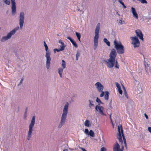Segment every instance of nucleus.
<instances>
[{"instance_id": "nucleus-1", "label": "nucleus", "mask_w": 151, "mask_h": 151, "mask_svg": "<svg viewBox=\"0 0 151 151\" xmlns=\"http://www.w3.org/2000/svg\"><path fill=\"white\" fill-rule=\"evenodd\" d=\"M117 53L114 49H112L109 54L110 58L107 60H104V61L106 65L109 68H112L115 64V67L119 68V65L117 60H115Z\"/></svg>"}, {"instance_id": "nucleus-2", "label": "nucleus", "mask_w": 151, "mask_h": 151, "mask_svg": "<svg viewBox=\"0 0 151 151\" xmlns=\"http://www.w3.org/2000/svg\"><path fill=\"white\" fill-rule=\"evenodd\" d=\"M118 128L119 133L118 135L117 136V138L118 139L120 143H121V144H122L123 143L122 136L124 146L125 147L127 148L126 140L123 133L122 128V125H121L120 127L119 126H118Z\"/></svg>"}, {"instance_id": "nucleus-3", "label": "nucleus", "mask_w": 151, "mask_h": 151, "mask_svg": "<svg viewBox=\"0 0 151 151\" xmlns=\"http://www.w3.org/2000/svg\"><path fill=\"white\" fill-rule=\"evenodd\" d=\"M68 103L67 102L64 106L63 111V113L61 117V121L58 127L59 128H60L65 123L67 117V115L68 113Z\"/></svg>"}, {"instance_id": "nucleus-4", "label": "nucleus", "mask_w": 151, "mask_h": 151, "mask_svg": "<svg viewBox=\"0 0 151 151\" xmlns=\"http://www.w3.org/2000/svg\"><path fill=\"white\" fill-rule=\"evenodd\" d=\"M115 48L118 54H122L124 53L125 49L124 46L122 45L121 42H117L116 40L114 42Z\"/></svg>"}, {"instance_id": "nucleus-5", "label": "nucleus", "mask_w": 151, "mask_h": 151, "mask_svg": "<svg viewBox=\"0 0 151 151\" xmlns=\"http://www.w3.org/2000/svg\"><path fill=\"white\" fill-rule=\"evenodd\" d=\"M100 26V24L99 23H98L95 30V35L94 39V49H96L97 47L98 46Z\"/></svg>"}, {"instance_id": "nucleus-6", "label": "nucleus", "mask_w": 151, "mask_h": 151, "mask_svg": "<svg viewBox=\"0 0 151 151\" xmlns=\"http://www.w3.org/2000/svg\"><path fill=\"white\" fill-rule=\"evenodd\" d=\"M44 42L45 50L46 51L45 55V57L46 58V67L47 69H48L50 66V61L51 60L50 57V52L48 51V48L46 42L45 41H44Z\"/></svg>"}, {"instance_id": "nucleus-7", "label": "nucleus", "mask_w": 151, "mask_h": 151, "mask_svg": "<svg viewBox=\"0 0 151 151\" xmlns=\"http://www.w3.org/2000/svg\"><path fill=\"white\" fill-rule=\"evenodd\" d=\"M35 121V116H33L29 126V130L27 135V139L29 140L31 137L32 132L33 130V128L34 127Z\"/></svg>"}, {"instance_id": "nucleus-8", "label": "nucleus", "mask_w": 151, "mask_h": 151, "mask_svg": "<svg viewBox=\"0 0 151 151\" xmlns=\"http://www.w3.org/2000/svg\"><path fill=\"white\" fill-rule=\"evenodd\" d=\"M19 29V27H17L15 28L9 33H8L7 36H4L2 37L1 40V41L2 42H4L8 39L10 38L12 36L15 34L17 31Z\"/></svg>"}, {"instance_id": "nucleus-9", "label": "nucleus", "mask_w": 151, "mask_h": 151, "mask_svg": "<svg viewBox=\"0 0 151 151\" xmlns=\"http://www.w3.org/2000/svg\"><path fill=\"white\" fill-rule=\"evenodd\" d=\"M130 39L132 41L131 43L133 45L134 48L137 47L139 46L140 42L136 37H130Z\"/></svg>"}, {"instance_id": "nucleus-10", "label": "nucleus", "mask_w": 151, "mask_h": 151, "mask_svg": "<svg viewBox=\"0 0 151 151\" xmlns=\"http://www.w3.org/2000/svg\"><path fill=\"white\" fill-rule=\"evenodd\" d=\"M95 110L96 111H98L99 114L103 116L105 115L104 113V108L103 106H101L100 104L96 106Z\"/></svg>"}, {"instance_id": "nucleus-11", "label": "nucleus", "mask_w": 151, "mask_h": 151, "mask_svg": "<svg viewBox=\"0 0 151 151\" xmlns=\"http://www.w3.org/2000/svg\"><path fill=\"white\" fill-rule=\"evenodd\" d=\"M24 13L23 12L20 13L19 16V25L20 28L21 29L22 28L23 23L24 22Z\"/></svg>"}, {"instance_id": "nucleus-12", "label": "nucleus", "mask_w": 151, "mask_h": 151, "mask_svg": "<svg viewBox=\"0 0 151 151\" xmlns=\"http://www.w3.org/2000/svg\"><path fill=\"white\" fill-rule=\"evenodd\" d=\"M124 146L122 145V148H120L118 142H116V144H114L113 147V151H123L124 150Z\"/></svg>"}, {"instance_id": "nucleus-13", "label": "nucleus", "mask_w": 151, "mask_h": 151, "mask_svg": "<svg viewBox=\"0 0 151 151\" xmlns=\"http://www.w3.org/2000/svg\"><path fill=\"white\" fill-rule=\"evenodd\" d=\"M12 4V14L14 15L16 13V3L15 0H11Z\"/></svg>"}, {"instance_id": "nucleus-14", "label": "nucleus", "mask_w": 151, "mask_h": 151, "mask_svg": "<svg viewBox=\"0 0 151 151\" xmlns=\"http://www.w3.org/2000/svg\"><path fill=\"white\" fill-rule=\"evenodd\" d=\"M135 32L137 36L139 38L142 40H143V34L142 32L140 29H138L135 31Z\"/></svg>"}, {"instance_id": "nucleus-15", "label": "nucleus", "mask_w": 151, "mask_h": 151, "mask_svg": "<svg viewBox=\"0 0 151 151\" xmlns=\"http://www.w3.org/2000/svg\"><path fill=\"white\" fill-rule=\"evenodd\" d=\"M95 85L99 92H100L103 91L104 88V87L100 82H97L95 84Z\"/></svg>"}, {"instance_id": "nucleus-16", "label": "nucleus", "mask_w": 151, "mask_h": 151, "mask_svg": "<svg viewBox=\"0 0 151 151\" xmlns=\"http://www.w3.org/2000/svg\"><path fill=\"white\" fill-rule=\"evenodd\" d=\"M132 12L133 15V17L136 19H138V16L135 8L133 7L131 8Z\"/></svg>"}, {"instance_id": "nucleus-17", "label": "nucleus", "mask_w": 151, "mask_h": 151, "mask_svg": "<svg viewBox=\"0 0 151 151\" xmlns=\"http://www.w3.org/2000/svg\"><path fill=\"white\" fill-rule=\"evenodd\" d=\"M67 38L72 43L73 45L76 47L77 48L78 47V45L76 44V42L72 39L70 37H67Z\"/></svg>"}, {"instance_id": "nucleus-18", "label": "nucleus", "mask_w": 151, "mask_h": 151, "mask_svg": "<svg viewBox=\"0 0 151 151\" xmlns=\"http://www.w3.org/2000/svg\"><path fill=\"white\" fill-rule=\"evenodd\" d=\"M109 93L107 91H106L105 92V94L104 95V99L106 100H108L109 99Z\"/></svg>"}, {"instance_id": "nucleus-19", "label": "nucleus", "mask_w": 151, "mask_h": 151, "mask_svg": "<svg viewBox=\"0 0 151 151\" xmlns=\"http://www.w3.org/2000/svg\"><path fill=\"white\" fill-rule=\"evenodd\" d=\"M122 86H123V89L124 90V95L126 97V98L128 99V95L127 93V91H126L125 87L124 86L122 85Z\"/></svg>"}, {"instance_id": "nucleus-20", "label": "nucleus", "mask_w": 151, "mask_h": 151, "mask_svg": "<svg viewBox=\"0 0 151 151\" xmlns=\"http://www.w3.org/2000/svg\"><path fill=\"white\" fill-rule=\"evenodd\" d=\"M62 68H60L58 69V73L60 76L61 78L62 77V73L63 72V69Z\"/></svg>"}, {"instance_id": "nucleus-21", "label": "nucleus", "mask_w": 151, "mask_h": 151, "mask_svg": "<svg viewBox=\"0 0 151 151\" xmlns=\"http://www.w3.org/2000/svg\"><path fill=\"white\" fill-rule=\"evenodd\" d=\"M76 35L77 37V38L79 40V41L80 42H81V35L80 33L78 32H76Z\"/></svg>"}, {"instance_id": "nucleus-22", "label": "nucleus", "mask_w": 151, "mask_h": 151, "mask_svg": "<svg viewBox=\"0 0 151 151\" xmlns=\"http://www.w3.org/2000/svg\"><path fill=\"white\" fill-rule=\"evenodd\" d=\"M84 124L86 126L89 127L90 125L89 123V121L88 120H86Z\"/></svg>"}, {"instance_id": "nucleus-23", "label": "nucleus", "mask_w": 151, "mask_h": 151, "mask_svg": "<svg viewBox=\"0 0 151 151\" xmlns=\"http://www.w3.org/2000/svg\"><path fill=\"white\" fill-rule=\"evenodd\" d=\"M88 134L92 137H94L95 136L94 133L92 130H90V131Z\"/></svg>"}, {"instance_id": "nucleus-24", "label": "nucleus", "mask_w": 151, "mask_h": 151, "mask_svg": "<svg viewBox=\"0 0 151 151\" xmlns=\"http://www.w3.org/2000/svg\"><path fill=\"white\" fill-rule=\"evenodd\" d=\"M144 65L145 67V70L147 71H148V68L149 67V65L147 63L144 62Z\"/></svg>"}, {"instance_id": "nucleus-25", "label": "nucleus", "mask_w": 151, "mask_h": 151, "mask_svg": "<svg viewBox=\"0 0 151 151\" xmlns=\"http://www.w3.org/2000/svg\"><path fill=\"white\" fill-rule=\"evenodd\" d=\"M104 41L105 42L106 45L109 46L110 45V43L109 41L106 38H104Z\"/></svg>"}, {"instance_id": "nucleus-26", "label": "nucleus", "mask_w": 151, "mask_h": 151, "mask_svg": "<svg viewBox=\"0 0 151 151\" xmlns=\"http://www.w3.org/2000/svg\"><path fill=\"white\" fill-rule=\"evenodd\" d=\"M62 66L63 69H64L66 67L65 62L64 60H62Z\"/></svg>"}, {"instance_id": "nucleus-27", "label": "nucleus", "mask_w": 151, "mask_h": 151, "mask_svg": "<svg viewBox=\"0 0 151 151\" xmlns=\"http://www.w3.org/2000/svg\"><path fill=\"white\" fill-rule=\"evenodd\" d=\"M89 106L90 108H91L92 106H94V104H93V101L90 100H89Z\"/></svg>"}, {"instance_id": "nucleus-28", "label": "nucleus", "mask_w": 151, "mask_h": 151, "mask_svg": "<svg viewBox=\"0 0 151 151\" xmlns=\"http://www.w3.org/2000/svg\"><path fill=\"white\" fill-rule=\"evenodd\" d=\"M4 2L5 4L8 5H9L10 3V1L8 0H5Z\"/></svg>"}, {"instance_id": "nucleus-29", "label": "nucleus", "mask_w": 151, "mask_h": 151, "mask_svg": "<svg viewBox=\"0 0 151 151\" xmlns=\"http://www.w3.org/2000/svg\"><path fill=\"white\" fill-rule=\"evenodd\" d=\"M96 101L98 103H99V104H101V101L98 98V97H97L96 98Z\"/></svg>"}, {"instance_id": "nucleus-30", "label": "nucleus", "mask_w": 151, "mask_h": 151, "mask_svg": "<svg viewBox=\"0 0 151 151\" xmlns=\"http://www.w3.org/2000/svg\"><path fill=\"white\" fill-rule=\"evenodd\" d=\"M85 133L86 134H89V131L88 129H86L85 130Z\"/></svg>"}, {"instance_id": "nucleus-31", "label": "nucleus", "mask_w": 151, "mask_h": 151, "mask_svg": "<svg viewBox=\"0 0 151 151\" xmlns=\"http://www.w3.org/2000/svg\"><path fill=\"white\" fill-rule=\"evenodd\" d=\"M116 86L117 88L118 89L121 88V86L117 82L116 83Z\"/></svg>"}, {"instance_id": "nucleus-32", "label": "nucleus", "mask_w": 151, "mask_h": 151, "mask_svg": "<svg viewBox=\"0 0 151 151\" xmlns=\"http://www.w3.org/2000/svg\"><path fill=\"white\" fill-rule=\"evenodd\" d=\"M118 89L119 94H122V91L121 89V88H118Z\"/></svg>"}, {"instance_id": "nucleus-33", "label": "nucleus", "mask_w": 151, "mask_h": 151, "mask_svg": "<svg viewBox=\"0 0 151 151\" xmlns=\"http://www.w3.org/2000/svg\"><path fill=\"white\" fill-rule=\"evenodd\" d=\"M54 51L55 52L56 51H57V52H59L60 51V49L59 48L58 49H54Z\"/></svg>"}, {"instance_id": "nucleus-34", "label": "nucleus", "mask_w": 151, "mask_h": 151, "mask_svg": "<svg viewBox=\"0 0 151 151\" xmlns=\"http://www.w3.org/2000/svg\"><path fill=\"white\" fill-rule=\"evenodd\" d=\"M106 150L104 147H102L101 149V151H106Z\"/></svg>"}, {"instance_id": "nucleus-35", "label": "nucleus", "mask_w": 151, "mask_h": 151, "mask_svg": "<svg viewBox=\"0 0 151 151\" xmlns=\"http://www.w3.org/2000/svg\"><path fill=\"white\" fill-rule=\"evenodd\" d=\"M65 47L63 45L60 47V48H59L60 51H63L64 50Z\"/></svg>"}, {"instance_id": "nucleus-36", "label": "nucleus", "mask_w": 151, "mask_h": 151, "mask_svg": "<svg viewBox=\"0 0 151 151\" xmlns=\"http://www.w3.org/2000/svg\"><path fill=\"white\" fill-rule=\"evenodd\" d=\"M101 92V93L100 95V96L101 97H102L104 96V92L103 91Z\"/></svg>"}, {"instance_id": "nucleus-37", "label": "nucleus", "mask_w": 151, "mask_h": 151, "mask_svg": "<svg viewBox=\"0 0 151 151\" xmlns=\"http://www.w3.org/2000/svg\"><path fill=\"white\" fill-rule=\"evenodd\" d=\"M23 81V78H22L20 81V82L19 83V84L18 85H20L21 84H22V82Z\"/></svg>"}, {"instance_id": "nucleus-38", "label": "nucleus", "mask_w": 151, "mask_h": 151, "mask_svg": "<svg viewBox=\"0 0 151 151\" xmlns=\"http://www.w3.org/2000/svg\"><path fill=\"white\" fill-rule=\"evenodd\" d=\"M79 148L82 150L83 151H87L83 147H80Z\"/></svg>"}, {"instance_id": "nucleus-39", "label": "nucleus", "mask_w": 151, "mask_h": 151, "mask_svg": "<svg viewBox=\"0 0 151 151\" xmlns=\"http://www.w3.org/2000/svg\"><path fill=\"white\" fill-rule=\"evenodd\" d=\"M118 1L119 3H120L121 4H122L124 3L122 1V0H118Z\"/></svg>"}, {"instance_id": "nucleus-40", "label": "nucleus", "mask_w": 151, "mask_h": 151, "mask_svg": "<svg viewBox=\"0 0 151 151\" xmlns=\"http://www.w3.org/2000/svg\"><path fill=\"white\" fill-rule=\"evenodd\" d=\"M148 130L150 132H151V127H149L148 128Z\"/></svg>"}, {"instance_id": "nucleus-41", "label": "nucleus", "mask_w": 151, "mask_h": 151, "mask_svg": "<svg viewBox=\"0 0 151 151\" xmlns=\"http://www.w3.org/2000/svg\"><path fill=\"white\" fill-rule=\"evenodd\" d=\"M80 56V54L78 52H77L76 54V57H79Z\"/></svg>"}, {"instance_id": "nucleus-42", "label": "nucleus", "mask_w": 151, "mask_h": 151, "mask_svg": "<svg viewBox=\"0 0 151 151\" xmlns=\"http://www.w3.org/2000/svg\"><path fill=\"white\" fill-rule=\"evenodd\" d=\"M122 5L123 6L124 8H126V6L124 5V3L122 4Z\"/></svg>"}, {"instance_id": "nucleus-43", "label": "nucleus", "mask_w": 151, "mask_h": 151, "mask_svg": "<svg viewBox=\"0 0 151 151\" xmlns=\"http://www.w3.org/2000/svg\"><path fill=\"white\" fill-rule=\"evenodd\" d=\"M145 116L146 119H148V116L146 114H145Z\"/></svg>"}, {"instance_id": "nucleus-44", "label": "nucleus", "mask_w": 151, "mask_h": 151, "mask_svg": "<svg viewBox=\"0 0 151 151\" xmlns=\"http://www.w3.org/2000/svg\"><path fill=\"white\" fill-rule=\"evenodd\" d=\"M119 23H120V24H122V20H120L119 21Z\"/></svg>"}, {"instance_id": "nucleus-45", "label": "nucleus", "mask_w": 151, "mask_h": 151, "mask_svg": "<svg viewBox=\"0 0 151 151\" xmlns=\"http://www.w3.org/2000/svg\"><path fill=\"white\" fill-rule=\"evenodd\" d=\"M63 151H68V150L67 149H65Z\"/></svg>"}, {"instance_id": "nucleus-46", "label": "nucleus", "mask_w": 151, "mask_h": 151, "mask_svg": "<svg viewBox=\"0 0 151 151\" xmlns=\"http://www.w3.org/2000/svg\"><path fill=\"white\" fill-rule=\"evenodd\" d=\"M116 14H117L118 15L120 16V14H119L118 12H116Z\"/></svg>"}, {"instance_id": "nucleus-47", "label": "nucleus", "mask_w": 151, "mask_h": 151, "mask_svg": "<svg viewBox=\"0 0 151 151\" xmlns=\"http://www.w3.org/2000/svg\"><path fill=\"white\" fill-rule=\"evenodd\" d=\"M78 57H76V60H78Z\"/></svg>"}, {"instance_id": "nucleus-48", "label": "nucleus", "mask_w": 151, "mask_h": 151, "mask_svg": "<svg viewBox=\"0 0 151 151\" xmlns=\"http://www.w3.org/2000/svg\"><path fill=\"white\" fill-rule=\"evenodd\" d=\"M150 133H151V132Z\"/></svg>"}]
</instances>
